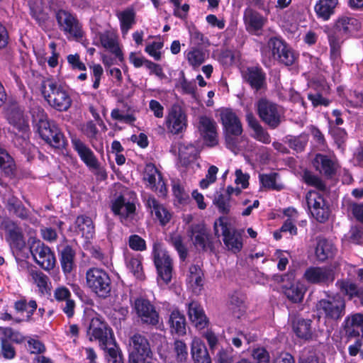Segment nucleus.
Returning a JSON list of instances; mask_svg holds the SVG:
<instances>
[{
    "mask_svg": "<svg viewBox=\"0 0 363 363\" xmlns=\"http://www.w3.org/2000/svg\"><path fill=\"white\" fill-rule=\"evenodd\" d=\"M14 308L17 312H26L27 320H30L34 311L37 308V303L34 300H30L28 302L26 299H21L15 302Z\"/></svg>",
    "mask_w": 363,
    "mask_h": 363,
    "instance_id": "4d7b16f0",
    "label": "nucleus"
},
{
    "mask_svg": "<svg viewBox=\"0 0 363 363\" xmlns=\"http://www.w3.org/2000/svg\"><path fill=\"white\" fill-rule=\"evenodd\" d=\"M198 120V130L207 145L211 147L217 145L218 133L216 121L206 116H201Z\"/></svg>",
    "mask_w": 363,
    "mask_h": 363,
    "instance_id": "4be33fe9",
    "label": "nucleus"
},
{
    "mask_svg": "<svg viewBox=\"0 0 363 363\" xmlns=\"http://www.w3.org/2000/svg\"><path fill=\"white\" fill-rule=\"evenodd\" d=\"M30 113L33 119V123L37 128L48 120V115L44 108L36 103L33 102L30 104Z\"/></svg>",
    "mask_w": 363,
    "mask_h": 363,
    "instance_id": "6e6d98bb",
    "label": "nucleus"
},
{
    "mask_svg": "<svg viewBox=\"0 0 363 363\" xmlns=\"http://www.w3.org/2000/svg\"><path fill=\"white\" fill-rule=\"evenodd\" d=\"M162 42H153L146 46L145 50L155 60H160L161 52L160 50L163 48Z\"/></svg>",
    "mask_w": 363,
    "mask_h": 363,
    "instance_id": "338daca9",
    "label": "nucleus"
},
{
    "mask_svg": "<svg viewBox=\"0 0 363 363\" xmlns=\"http://www.w3.org/2000/svg\"><path fill=\"white\" fill-rule=\"evenodd\" d=\"M188 235L197 250L203 251L212 250L213 242L207 229L203 224L191 225Z\"/></svg>",
    "mask_w": 363,
    "mask_h": 363,
    "instance_id": "a211bd4d",
    "label": "nucleus"
},
{
    "mask_svg": "<svg viewBox=\"0 0 363 363\" xmlns=\"http://www.w3.org/2000/svg\"><path fill=\"white\" fill-rule=\"evenodd\" d=\"M37 130L42 139L53 147L57 149L65 147L67 140L55 121L48 120L37 128Z\"/></svg>",
    "mask_w": 363,
    "mask_h": 363,
    "instance_id": "ddd939ff",
    "label": "nucleus"
},
{
    "mask_svg": "<svg viewBox=\"0 0 363 363\" xmlns=\"http://www.w3.org/2000/svg\"><path fill=\"white\" fill-rule=\"evenodd\" d=\"M171 243L177 251L180 259L184 261L187 257L188 252L186 246L182 242V237L179 235H174L171 238Z\"/></svg>",
    "mask_w": 363,
    "mask_h": 363,
    "instance_id": "e2e57ef3",
    "label": "nucleus"
},
{
    "mask_svg": "<svg viewBox=\"0 0 363 363\" xmlns=\"http://www.w3.org/2000/svg\"><path fill=\"white\" fill-rule=\"evenodd\" d=\"M318 311L325 318L338 320L345 314V301L340 294L328 296L320 299L316 304Z\"/></svg>",
    "mask_w": 363,
    "mask_h": 363,
    "instance_id": "6e6552de",
    "label": "nucleus"
},
{
    "mask_svg": "<svg viewBox=\"0 0 363 363\" xmlns=\"http://www.w3.org/2000/svg\"><path fill=\"white\" fill-rule=\"evenodd\" d=\"M168 324L172 333L178 335L186 334V318L184 315L178 309H174L171 311Z\"/></svg>",
    "mask_w": 363,
    "mask_h": 363,
    "instance_id": "58836bf2",
    "label": "nucleus"
},
{
    "mask_svg": "<svg viewBox=\"0 0 363 363\" xmlns=\"http://www.w3.org/2000/svg\"><path fill=\"white\" fill-rule=\"evenodd\" d=\"M165 124L168 130L174 135L182 133L186 128L187 117L181 106H172L165 118Z\"/></svg>",
    "mask_w": 363,
    "mask_h": 363,
    "instance_id": "dca6fc26",
    "label": "nucleus"
},
{
    "mask_svg": "<svg viewBox=\"0 0 363 363\" xmlns=\"http://www.w3.org/2000/svg\"><path fill=\"white\" fill-rule=\"evenodd\" d=\"M128 245L132 250L135 251H144L147 248L145 240L138 235H130L128 239Z\"/></svg>",
    "mask_w": 363,
    "mask_h": 363,
    "instance_id": "69168bd1",
    "label": "nucleus"
},
{
    "mask_svg": "<svg viewBox=\"0 0 363 363\" xmlns=\"http://www.w3.org/2000/svg\"><path fill=\"white\" fill-rule=\"evenodd\" d=\"M41 94L47 103L58 111H66L72 101L67 90L52 79L47 78L40 84Z\"/></svg>",
    "mask_w": 363,
    "mask_h": 363,
    "instance_id": "f257e3e1",
    "label": "nucleus"
},
{
    "mask_svg": "<svg viewBox=\"0 0 363 363\" xmlns=\"http://www.w3.org/2000/svg\"><path fill=\"white\" fill-rule=\"evenodd\" d=\"M116 16L120 21L121 33L125 36L135 23V12L133 9L128 8L118 11Z\"/></svg>",
    "mask_w": 363,
    "mask_h": 363,
    "instance_id": "79ce46f5",
    "label": "nucleus"
},
{
    "mask_svg": "<svg viewBox=\"0 0 363 363\" xmlns=\"http://www.w3.org/2000/svg\"><path fill=\"white\" fill-rule=\"evenodd\" d=\"M53 297L57 305L67 318H70L74 315L76 303L72 298V294L69 289L64 286H60L55 289Z\"/></svg>",
    "mask_w": 363,
    "mask_h": 363,
    "instance_id": "aec40b11",
    "label": "nucleus"
},
{
    "mask_svg": "<svg viewBox=\"0 0 363 363\" xmlns=\"http://www.w3.org/2000/svg\"><path fill=\"white\" fill-rule=\"evenodd\" d=\"M60 262L63 272L69 274L76 267V252L69 245H65L61 250H59Z\"/></svg>",
    "mask_w": 363,
    "mask_h": 363,
    "instance_id": "4c0bfd02",
    "label": "nucleus"
},
{
    "mask_svg": "<svg viewBox=\"0 0 363 363\" xmlns=\"http://www.w3.org/2000/svg\"><path fill=\"white\" fill-rule=\"evenodd\" d=\"M243 21L247 32L258 34L267 23V18L257 11L247 7L243 12Z\"/></svg>",
    "mask_w": 363,
    "mask_h": 363,
    "instance_id": "5701e85b",
    "label": "nucleus"
},
{
    "mask_svg": "<svg viewBox=\"0 0 363 363\" xmlns=\"http://www.w3.org/2000/svg\"><path fill=\"white\" fill-rule=\"evenodd\" d=\"M152 256L158 277L165 284L169 283L172 276V259L160 242L153 243Z\"/></svg>",
    "mask_w": 363,
    "mask_h": 363,
    "instance_id": "9d476101",
    "label": "nucleus"
},
{
    "mask_svg": "<svg viewBox=\"0 0 363 363\" xmlns=\"http://www.w3.org/2000/svg\"><path fill=\"white\" fill-rule=\"evenodd\" d=\"M286 143L289 147L296 152H301L304 151L308 142V136L307 134L302 133L298 136H287L286 137Z\"/></svg>",
    "mask_w": 363,
    "mask_h": 363,
    "instance_id": "864d4df0",
    "label": "nucleus"
},
{
    "mask_svg": "<svg viewBox=\"0 0 363 363\" xmlns=\"http://www.w3.org/2000/svg\"><path fill=\"white\" fill-rule=\"evenodd\" d=\"M144 201L146 208L152 214L155 213L161 225H164L169 222L172 217L171 213L154 196H147L145 197Z\"/></svg>",
    "mask_w": 363,
    "mask_h": 363,
    "instance_id": "cd10ccee",
    "label": "nucleus"
},
{
    "mask_svg": "<svg viewBox=\"0 0 363 363\" xmlns=\"http://www.w3.org/2000/svg\"><path fill=\"white\" fill-rule=\"evenodd\" d=\"M311 323V320L297 319L293 323L294 331L298 337L309 340L312 337Z\"/></svg>",
    "mask_w": 363,
    "mask_h": 363,
    "instance_id": "09e8293b",
    "label": "nucleus"
},
{
    "mask_svg": "<svg viewBox=\"0 0 363 363\" xmlns=\"http://www.w3.org/2000/svg\"><path fill=\"white\" fill-rule=\"evenodd\" d=\"M130 345L132 348L130 355L135 354L143 362L151 353L150 343L146 337L142 334H134L130 338Z\"/></svg>",
    "mask_w": 363,
    "mask_h": 363,
    "instance_id": "c85d7f7f",
    "label": "nucleus"
},
{
    "mask_svg": "<svg viewBox=\"0 0 363 363\" xmlns=\"http://www.w3.org/2000/svg\"><path fill=\"white\" fill-rule=\"evenodd\" d=\"M315 169L328 178L333 177L339 168L335 157L317 154L313 161Z\"/></svg>",
    "mask_w": 363,
    "mask_h": 363,
    "instance_id": "b1692460",
    "label": "nucleus"
},
{
    "mask_svg": "<svg viewBox=\"0 0 363 363\" xmlns=\"http://www.w3.org/2000/svg\"><path fill=\"white\" fill-rule=\"evenodd\" d=\"M191 354L194 363H211L206 346L199 339L192 342Z\"/></svg>",
    "mask_w": 363,
    "mask_h": 363,
    "instance_id": "a18cd8bd",
    "label": "nucleus"
},
{
    "mask_svg": "<svg viewBox=\"0 0 363 363\" xmlns=\"http://www.w3.org/2000/svg\"><path fill=\"white\" fill-rule=\"evenodd\" d=\"M127 268L138 279H145V274L142 265V257L140 255L127 256L125 258Z\"/></svg>",
    "mask_w": 363,
    "mask_h": 363,
    "instance_id": "8fccbe9b",
    "label": "nucleus"
},
{
    "mask_svg": "<svg viewBox=\"0 0 363 363\" xmlns=\"http://www.w3.org/2000/svg\"><path fill=\"white\" fill-rule=\"evenodd\" d=\"M187 281L195 291L201 289L203 285V273L199 264H191L189 267Z\"/></svg>",
    "mask_w": 363,
    "mask_h": 363,
    "instance_id": "49530a36",
    "label": "nucleus"
},
{
    "mask_svg": "<svg viewBox=\"0 0 363 363\" xmlns=\"http://www.w3.org/2000/svg\"><path fill=\"white\" fill-rule=\"evenodd\" d=\"M326 33L330 48V57L333 60H337L340 57L341 46L348 37L334 26L332 28L328 29Z\"/></svg>",
    "mask_w": 363,
    "mask_h": 363,
    "instance_id": "c756f323",
    "label": "nucleus"
},
{
    "mask_svg": "<svg viewBox=\"0 0 363 363\" xmlns=\"http://www.w3.org/2000/svg\"><path fill=\"white\" fill-rule=\"evenodd\" d=\"M96 38L103 48L110 50L121 61L123 60L122 52L117 43L116 36L113 32L109 30L100 32L97 33Z\"/></svg>",
    "mask_w": 363,
    "mask_h": 363,
    "instance_id": "72a5a7b5",
    "label": "nucleus"
},
{
    "mask_svg": "<svg viewBox=\"0 0 363 363\" xmlns=\"http://www.w3.org/2000/svg\"><path fill=\"white\" fill-rule=\"evenodd\" d=\"M32 17L39 23H44L48 15L44 11L43 0H30L28 2Z\"/></svg>",
    "mask_w": 363,
    "mask_h": 363,
    "instance_id": "3c124183",
    "label": "nucleus"
},
{
    "mask_svg": "<svg viewBox=\"0 0 363 363\" xmlns=\"http://www.w3.org/2000/svg\"><path fill=\"white\" fill-rule=\"evenodd\" d=\"M306 202L313 217L319 223H325L330 216V209L322 195L316 191H309Z\"/></svg>",
    "mask_w": 363,
    "mask_h": 363,
    "instance_id": "2eb2a0df",
    "label": "nucleus"
},
{
    "mask_svg": "<svg viewBox=\"0 0 363 363\" xmlns=\"http://www.w3.org/2000/svg\"><path fill=\"white\" fill-rule=\"evenodd\" d=\"M337 0H318L315 5V11L318 18L328 21L335 12Z\"/></svg>",
    "mask_w": 363,
    "mask_h": 363,
    "instance_id": "a19ab883",
    "label": "nucleus"
},
{
    "mask_svg": "<svg viewBox=\"0 0 363 363\" xmlns=\"http://www.w3.org/2000/svg\"><path fill=\"white\" fill-rule=\"evenodd\" d=\"M188 315L196 328L201 330L208 325V319L201 306L196 301L189 303Z\"/></svg>",
    "mask_w": 363,
    "mask_h": 363,
    "instance_id": "f704fd0d",
    "label": "nucleus"
},
{
    "mask_svg": "<svg viewBox=\"0 0 363 363\" xmlns=\"http://www.w3.org/2000/svg\"><path fill=\"white\" fill-rule=\"evenodd\" d=\"M55 18L59 29L68 39L79 40L82 38V25L74 14L67 10L59 9L55 12Z\"/></svg>",
    "mask_w": 363,
    "mask_h": 363,
    "instance_id": "1a4fd4ad",
    "label": "nucleus"
},
{
    "mask_svg": "<svg viewBox=\"0 0 363 363\" xmlns=\"http://www.w3.org/2000/svg\"><path fill=\"white\" fill-rule=\"evenodd\" d=\"M1 199L6 209L10 214L21 219H26L28 217V210L11 191L4 194Z\"/></svg>",
    "mask_w": 363,
    "mask_h": 363,
    "instance_id": "393cba45",
    "label": "nucleus"
},
{
    "mask_svg": "<svg viewBox=\"0 0 363 363\" xmlns=\"http://www.w3.org/2000/svg\"><path fill=\"white\" fill-rule=\"evenodd\" d=\"M30 251L35 262L46 271L54 268L56 263L55 255L49 247L40 240H34L30 246Z\"/></svg>",
    "mask_w": 363,
    "mask_h": 363,
    "instance_id": "4468645a",
    "label": "nucleus"
},
{
    "mask_svg": "<svg viewBox=\"0 0 363 363\" xmlns=\"http://www.w3.org/2000/svg\"><path fill=\"white\" fill-rule=\"evenodd\" d=\"M337 288L345 296L352 299L354 297L360 298L363 304V288L359 286L356 283L350 279H339L335 284Z\"/></svg>",
    "mask_w": 363,
    "mask_h": 363,
    "instance_id": "473e14b6",
    "label": "nucleus"
},
{
    "mask_svg": "<svg viewBox=\"0 0 363 363\" xmlns=\"http://www.w3.org/2000/svg\"><path fill=\"white\" fill-rule=\"evenodd\" d=\"M306 280L313 284L328 285L335 280V272L326 267H310L303 274Z\"/></svg>",
    "mask_w": 363,
    "mask_h": 363,
    "instance_id": "f3484780",
    "label": "nucleus"
},
{
    "mask_svg": "<svg viewBox=\"0 0 363 363\" xmlns=\"http://www.w3.org/2000/svg\"><path fill=\"white\" fill-rule=\"evenodd\" d=\"M86 335L90 341H98L102 350H106L108 346H115L111 328L99 317L91 320Z\"/></svg>",
    "mask_w": 363,
    "mask_h": 363,
    "instance_id": "0eeeda50",
    "label": "nucleus"
},
{
    "mask_svg": "<svg viewBox=\"0 0 363 363\" xmlns=\"http://www.w3.org/2000/svg\"><path fill=\"white\" fill-rule=\"evenodd\" d=\"M180 87L184 94H189L193 99H197L198 95L196 93V85L194 82L188 81L183 76L180 81Z\"/></svg>",
    "mask_w": 363,
    "mask_h": 363,
    "instance_id": "0e129e2a",
    "label": "nucleus"
},
{
    "mask_svg": "<svg viewBox=\"0 0 363 363\" xmlns=\"http://www.w3.org/2000/svg\"><path fill=\"white\" fill-rule=\"evenodd\" d=\"M283 290L286 296L294 303L301 302L306 292L304 285L298 281L284 285Z\"/></svg>",
    "mask_w": 363,
    "mask_h": 363,
    "instance_id": "37998d69",
    "label": "nucleus"
},
{
    "mask_svg": "<svg viewBox=\"0 0 363 363\" xmlns=\"http://www.w3.org/2000/svg\"><path fill=\"white\" fill-rule=\"evenodd\" d=\"M302 177L306 184L314 186L322 191H325L326 190V186L323 181L311 172L305 170L303 173Z\"/></svg>",
    "mask_w": 363,
    "mask_h": 363,
    "instance_id": "bf43d9fd",
    "label": "nucleus"
},
{
    "mask_svg": "<svg viewBox=\"0 0 363 363\" xmlns=\"http://www.w3.org/2000/svg\"><path fill=\"white\" fill-rule=\"evenodd\" d=\"M6 118L20 135H16L14 142L17 145L28 146L30 135L28 118L24 110L17 104H12L6 111Z\"/></svg>",
    "mask_w": 363,
    "mask_h": 363,
    "instance_id": "7ed1b4c3",
    "label": "nucleus"
},
{
    "mask_svg": "<svg viewBox=\"0 0 363 363\" xmlns=\"http://www.w3.org/2000/svg\"><path fill=\"white\" fill-rule=\"evenodd\" d=\"M143 179L148 183L149 186L155 191L161 194L165 191V184L161 174L155 166L151 163L146 164L145 167Z\"/></svg>",
    "mask_w": 363,
    "mask_h": 363,
    "instance_id": "7c9ffc66",
    "label": "nucleus"
},
{
    "mask_svg": "<svg viewBox=\"0 0 363 363\" xmlns=\"http://www.w3.org/2000/svg\"><path fill=\"white\" fill-rule=\"evenodd\" d=\"M229 306L234 315L238 318L245 312L243 298L238 293H235L230 296Z\"/></svg>",
    "mask_w": 363,
    "mask_h": 363,
    "instance_id": "13d9d810",
    "label": "nucleus"
},
{
    "mask_svg": "<svg viewBox=\"0 0 363 363\" xmlns=\"http://www.w3.org/2000/svg\"><path fill=\"white\" fill-rule=\"evenodd\" d=\"M74 150L77 152L80 159L89 168L96 169L99 168V162L94 152L80 139L74 138L72 139Z\"/></svg>",
    "mask_w": 363,
    "mask_h": 363,
    "instance_id": "a878e982",
    "label": "nucleus"
},
{
    "mask_svg": "<svg viewBox=\"0 0 363 363\" xmlns=\"http://www.w3.org/2000/svg\"><path fill=\"white\" fill-rule=\"evenodd\" d=\"M246 121L249 127L254 131V138L264 144H269L271 143L269 133L261 125L252 113H247Z\"/></svg>",
    "mask_w": 363,
    "mask_h": 363,
    "instance_id": "e433bc0d",
    "label": "nucleus"
},
{
    "mask_svg": "<svg viewBox=\"0 0 363 363\" xmlns=\"http://www.w3.org/2000/svg\"><path fill=\"white\" fill-rule=\"evenodd\" d=\"M0 228L6 233V240L11 245L21 248L23 245V234L16 222L9 218H2Z\"/></svg>",
    "mask_w": 363,
    "mask_h": 363,
    "instance_id": "6ab92c4d",
    "label": "nucleus"
},
{
    "mask_svg": "<svg viewBox=\"0 0 363 363\" xmlns=\"http://www.w3.org/2000/svg\"><path fill=\"white\" fill-rule=\"evenodd\" d=\"M15 163L8 152L0 147V168L7 176L12 175L15 171Z\"/></svg>",
    "mask_w": 363,
    "mask_h": 363,
    "instance_id": "5fc2aeb1",
    "label": "nucleus"
},
{
    "mask_svg": "<svg viewBox=\"0 0 363 363\" xmlns=\"http://www.w3.org/2000/svg\"><path fill=\"white\" fill-rule=\"evenodd\" d=\"M256 104L259 118L269 128L275 129L278 128L284 119V108L265 98L260 99Z\"/></svg>",
    "mask_w": 363,
    "mask_h": 363,
    "instance_id": "39448f33",
    "label": "nucleus"
},
{
    "mask_svg": "<svg viewBox=\"0 0 363 363\" xmlns=\"http://www.w3.org/2000/svg\"><path fill=\"white\" fill-rule=\"evenodd\" d=\"M86 284L98 296L106 298L111 291V281L108 272L102 268L91 267L86 272Z\"/></svg>",
    "mask_w": 363,
    "mask_h": 363,
    "instance_id": "20e7f679",
    "label": "nucleus"
},
{
    "mask_svg": "<svg viewBox=\"0 0 363 363\" xmlns=\"http://www.w3.org/2000/svg\"><path fill=\"white\" fill-rule=\"evenodd\" d=\"M230 200L228 194H218L213 199V203L217 206L220 213L228 214L230 210Z\"/></svg>",
    "mask_w": 363,
    "mask_h": 363,
    "instance_id": "052dcab7",
    "label": "nucleus"
},
{
    "mask_svg": "<svg viewBox=\"0 0 363 363\" xmlns=\"http://www.w3.org/2000/svg\"><path fill=\"white\" fill-rule=\"evenodd\" d=\"M343 328L348 337H363V314L358 313L347 316Z\"/></svg>",
    "mask_w": 363,
    "mask_h": 363,
    "instance_id": "bb28decb",
    "label": "nucleus"
},
{
    "mask_svg": "<svg viewBox=\"0 0 363 363\" xmlns=\"http://www.w3.org/2000/svg\"><path fill=\"white\" fill-rule=\"evenodd\" d=\"M133 309L136 314L138 320L142 325L148 327H157L160 322V315L156 306L145 297L135 299Z\"/></svg>",
    "mask_w": 363,
    "mask_h": 363,
    "instance_id": "423d86ee",
    "label": "nucleus"
},
{
    "mask_svg": "<svg viewBox=\"0 0 363 363\" xmlns=\"http://www.w3.org/2000/svg\"><path fill=\"white\" fill-rule=\"evenodd\" d=\"M186 57L192 67H198L205 61L206 53L201 50L194 49L187 53Z\"/></svg>",
    "mask_w": 363,
    "mask_h": 363,
    "instance_id": "680f3d73",
    "label": "nucleus"
},
{
    "mask_svg": "<svg viewBox=\"0 0 363 363\" xmlns=\"http://www.w3.org/2000/svg\"><path fill=\"white\" fill-rule=\"evenodd\" d=\"M198 148L191 143L181 144L179 147V158L183 166H187L199 155Z\"/></svg>",
    "mask_w": 363,
    "mask_h": 363,
    "instance_id": "c03bdc74",
    "label": "nucleus"
},
{
    "mask_svg": "<svg viewBox=\"0 0 363 363\" xmlns=\"http://www.w3.org/2000/svg\"><path fill=\"white\" fill-rule=\"evenodd\" d=\"M30 275L40 292L44 294L50 289L51 285L50 278L43 272L39 270H31Z\"/></svg>",
    "mask_w": 363,
    "mask_h": 363,
    "instance_id": "603ef678",
    "label": "nucleus"
},
{
    "mask_svg": "<svg viewBox=\"0 0 363 363\" xmlns=\"http://www.w3.org/2000/svg\"><path fill=\"white\" fill-rule=\"evenodd\" d=\"M77 230L86 239L93 238L94 225L91 218L86 216H79L76 219Z\"/></svg>",
    "mask_w": 363,
    "mask_h": 363,
    "instance_id": "de8ad7c7",
    "label": "nucleus"
},
{
    "mask_svg": "<svg viewBox=\"0 0 363 363\" xmlns=\"http://www.w3.org/2000/svg\"><path fill=\"white\" fill-rule=\"evenodd\" d=\"M334 26L339 29L344 35L350 38L359 30L361 23L354 17L343 16L337 19Z\"/></svg>",
    "mask_w": 363,
    "mask_h": 363,
    "instance_id": "c9c22d12",
    "label": "nucleus"
},
{
    "mask_svg": "<svg viewBox=\"0 0 363 363\" xmlns=\"http://www.w3.org/2000/svg\"><path fill=\"white\" fill-rule=\"evenodd\" d=\"M226 147L235 154L240 150L242 141V123L235 112L225 109L220 113Z\"/></svg>",
    "mask_w": 363,
    "mask_h": 363,
    "instance_id": "f03ea898",
    "label": "nucleus"
},
{
    "mask_svg": "<svg viewBox=\"0 0 363 363\" xmlns=\"http://www.w3.org/2000/svg\"><path fill=\"white\" fill-rule=\"evenodd\" d=\"M267 47L272 59L286 66L292 65L297 60V55L294 50L278 38H270Z\"/></svg>",
    "mask_w": 363,
    "mask_h": 363,
    "instance_id": "9b49d317",
    "label": "nucleus"
},
{
    "mask_svg": "<svg viewBox=\"0 0 363 363\" xmlns=\"http://www.w3.org/2000/svg\"><path fill=\"white\" fill-rule=\"evenodd\" d=\"M242 77L252 89H261L265 84L266 76L260 67H250L242 72Z\"/></svg>",
    "mask_w": 363,
    "mask_h": 363,
    "instance_id": "2f4dec72",
    "label": "nucleus"
},
{
    "mask_svg": "<svg viewBox=\"0 0 363 363\" xmlns=\"http://www.w3.org/2000/svg\"><path fill=\"white\" fill-rule=\"evenodd\" d=\"M220 218L214 224L215 235L218 238L223 237V240L226 247L233 252H238L242 247V236L234 228L230 227L228 223Z\"/></svg>",
    "mask_w": 363,
    "mask_h": 363,
    "instance_id": "f8f14e48",
    "label": "nucleus"
},
{
    "mask_svg": "<svg viewBox=\"0 0 363 363\" xmlns=\"http://www.w3.org/2000/svg\"><path fill=\"white\" fill-rule=\"evenodd\" d=\"M349 210L357 220L363 223V202H352L349 205Z\"/></svg>",
    "mask_w": 363,
    "mask_h": 363,
    "instance_id": "774afa93",
    "label": "nucleus"
},
{
    "mask_svg": "<svg viewBox=\"0 0 363 363\" xmlns=\"http://www.w3.org/2000/svg\"><path fill=\"white\" fill-rule=\"evenodd\" d=\"M135 205L126 201L123 196H118L112 203L111 210L113 213L118 216L121 221L128 225V223L135 215Z\"/></svg>",
    "mask_w": 363,
    "mask_h": 363,
    "instance_id": "412c9836",
    "label": "nucleus"
},
{
    "mask_svg": "<svg viewBox=\"0 0 363 363\" xmlns=\"http://www.w3.org/2000/svg\"><path fill=\"white\" fill-rule=\"evenodd\" d=\"M336 252L333 243L325 239L319 238L315 247V255L318 260L325 261L328 258L333 257Z\"/></svg>",
    "mask_w": 363,
    "mask_h": 363,
    "instance_id": "ea45409f",
    "label": "nucleus"
}]
</instances>
